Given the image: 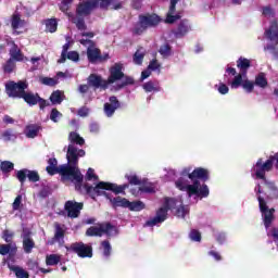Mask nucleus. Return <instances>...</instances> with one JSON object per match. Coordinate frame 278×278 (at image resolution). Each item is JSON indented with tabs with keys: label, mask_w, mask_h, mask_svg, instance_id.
<instances>
[{
	"label": "nucleus",
	"mask_w": 278,
	"mask_h": 278,
	"mask_svg": "<svg viewBox=\"0 0 278 278\" xmlns=\"http://www.w3.org/2000/svg\"><path fill=\"white\" fill-rule=\"evenodd\" d=\"M84 188L87 194L91 197V199H97V197H105L108 192L103 190H110L111 192H114V194H125L122 185H117L114 182L100 181L96 185V187L85 184Z\"/></svg>",
	"instance_id": "nucleus-3"
},
{
	"label": "nucleus",
	"mask_w": 278,
	"mask_h": 278,
	"mask_svg": "<svg viewBox=\"0 0 278 278\" xmlns=\"http://www.w3.org/2000/svg\"><path fill=\"white\" fill-rule=\"evenodd\" d=\"M180 18L181 15L179 13H177L176 15L175 13H167L165 23H167V25H173L176 21H180Z\"/></svg>",
	"instance_id": "nucleus-47"
},
{
	"label": "nucleus",
	"mask_w": 278,
	"mask_h": 278,
	"mask_svg": "<svg viewBox=\"0 0 278 278\" xmlns=\"http://www.w3.org/2000/svg\"><path fill=\"white\" fill-rule=\"evenodd\" d=\"M256 179H266V173H270L273 170V159H268L266 163H264L263 159H258L255 167Z\"/></svg>",
	"instance_id": "nucleus-12"
},
{
	"label": "nucleus",
	"mask_w": 278,
	"mask_h": 278,
	"mask_svg": "<svg viewBox=\"0 0 278 278\" xmlns=\"http://www.w3.org/2000/svg\"><path fill=\"white\" fill-rule=\"evenodd\" d=\"M3 73L10 75L16 71V61L8 59V61L2 65Z\"/></svg>",
	"instance_id": "nucleus-33"
},
{
	"label": "nucleus",
	"mask_w": 278,
	"mask_h": 278,
	"mask_svg": "<svg viewBox=\"0 0 278 278\" xmlns=\"http://www.w3.org/2000/svg\"><path fill=\"white\" fill-rule=\"evenodd\" d=\"M105 199H108L113 207V210H117V207H123L124 210H128L129 200L123 198L121 195L113 198L110 193H104Z\"/></svg>",
	"instance_id": "nucleus-21"
},
{
	"label": "nucleus",
	"mask_w": 278,
	"mask_h": 278,
	"mask_svg": "<svg viewBox=\"0 0 278 278\" xmlns=\"http://www.w3.org/2000/svg\"><path fill=\"white\" fill-rule=\"evenodd\" d=\"M177 205V200L173 198H166L164 206L160 207L156 211V215L153 218H150L146 222L147 227H155V225H160L168 218V210H173Z\"/></svg>",
	"instance_id": "nucleus-6"
},
{
	"label": "nucleus",
	"mask_w": 278,
	"mask_h": 278,
	"mask_svg": "<svg viewBox=\"0 0 278 278\" xmlns=\"http://www.w3.org/2000/svg\"><path fill=\"white\" fill-rule=\"evenodd\" d=\"M125 177L127 178L128 184H130V186H142V180H140V178L137 175L126 174Z\"/></svg>",
	"instance_id": "nucleus-48"
},
{
	"label": "nucleus",
	"mask_w": 278,
	"mask_h": 278,
	"mask_svg": "<svg viewBox=\"0 0 278 278\" xmlns=\"http://www.w3.org/2000/svg\"><path fill=\"white\" fill-rule=\"evenodd\" d=\"M87 58L90 64H94V62H100L103 60V55H101V50L99 48H87Z\"/></svg>",
	"instance_id": "nucleus-24"
},
{
	"label": "nucleus",
	"mask_w": 278,
	"mask_h": 278,
	"mask_svg": "<svg viewBox=\"0 0 278 278\" xmlns=\"http://www.w3.org/2000/svg\"><path fill=\"white\" fill-rule=\"evenodd\" d=\"M254 85L258 86V88H266L268 86V79L266 78V74L264 72L256 75Z\"/></svg>",
	"instance_id": "nucleus-34"
},
{
	"label": "nucleus",
	"mask_w": 278,
	"mask_h": 278,
	"mask_svg": "<svg viewBox=\"0 0 278 278\" xmlns=\"http://www.w3.org/2000/svg\"><path fill=\"white\" fill-rule=\"evenodd\" d=\"M189 238L193 241V242H201V232L197 229H192L189 233Z\"/></svg>",
	"instance_id": "nucleus-52"
},
{
	"label": "nucleus",
	"mask_w": 278,
	"mask_h": 278,
	"mask_svg": "<svg viewBox=\"0 0 278 278\" xmlns=\"http://www.w3.org/2000/svg\"><path fill=\"white\" fill-rule=\"evenodd\" d=\"M92 179H94V181H97V180H99V176H97L94 174V170L92 168H89L86 174V180L92 181Z\"/></svg>",
	"instance_id": "nucleus-57"
},
{
	"label": "nucleus",
	"mask_w": 278,
	"mask_h": 278,
	"mask_svg": "<svg viewBox=\"0 0 278 278\" xmlns=\"http://www.w3.org/2000/svg\"><path fill=\"white\" fill-rule=\"evenodd\" d=\"M160 23H162V17L155 13L141 14L132 28V34L134 36H142L147 29L157 27Z\"/></svg>",
	"instance_id": "nucleus-4"
},
{
	"label": "nucleus",
	"mask_w": 278,
	"mask_h": 278,
	"mask_svg": "<svg viewBox=\"0 0 278 278\" xmlns=\"http://www.w3.org/2000/svg\"><path fill=\"white\" fill-rule=\"evenodd\" d=\"M159 53L162 58H170V55H173V47L166 42L160 47Z\"/></svg>",
	"instance_id": "nucleus-35"
},
{
	"label": "nucleus",
	"mask_w": 278,
	"mask_h": 278,
	"mask_svg": "<svg viewBox=\"0 0 278 278\" xmlns=\"http://www.w3.org/2000/svg\"><path fill=\"white\" fill-rule=\"evenodd\" d=\"M17 248L12 245V243L0 245V255H9V257H14L16 255Z\"/></svg>",
	"instance_id": "nucleus-27"
},
{
	"label": "nucleus",
	"mask_w": 278,
	"mask_h": 278,
	"mask_svg": "<svg viewBox=\"0 0 278 278\" xmlns=\"http://www.w3.org/2000/svg\"><path fill=\"white\" fill-rule=\"evenodd\" d=\"M42 127L37 124L26 126V138H36Z\"/></svg>",
	"instance_id": "nucleus-30"
},
{
	"label": "nucleus",
	"mask_w": 278,
	"mask_h": 278,
	"mask_svg": "<svg viewBox=\"0 0 278 278\" xmlns=\"http://www.w3.org/2000/svg\"><path fill=\"white\" fill-rule=\"evenodd\" d=\"M66 60H71L72 62H79V52L77 51L67 52Z\"/></svg>",
	"instance_id": "nucleus-55"
},
{
	"label": "nucleus",
	"mask_w": 278,
	"mask_h": 278,
	"mask_svg": "<svg viewBox=\"0 0 278 278\" xmlns=\"http://www.w3.org/2000/svg\"><path fill=\"white\" fill-rule=\"evenodd\" d=\"M175 186L181 192H187L189 198L195 195L199 199H207L210 197V187L205 184L201 185V180H194L192 185H189L186 178L180 177L176 180Z\"/></svg>",
	"instance_id": "nucleus-2"
},
{
	"label": "nucleus",
	"mask_w": 278,
	"mask_h": 278,
	"mask_svg": "<svg viewBox=\"0 0 278 278\" xmlns=\"http://www.w3.org/2000/svg\"><path fill=\"white\" fill-rule=\"evenodd\" d=\"M0 170L4 175H8V173H12V170H14V163H12L10 161H2L0 163Z\"/></svg>",
	"instance_id": "nucleus-38"
},
{
	"label": "nucleus",
	"mask_w": 278,
	"mask_h": 278,
	"mask_svg": "<svg viewBox=\"0 0 278 278\" xmlns=\"http://www.w3.org/2000/svg\"><path fill=\"white\" fill-rule=\"evenodd\" d=\"M16 179L20 181L21 186H25V181H31V184H36L40 181V174L37 170H31L27 168H23L16 172Z\"/></svg>",
	"instance_id": "nucleus-11"
},
{
	"label": "nucleus",
	"mask_w": 278,
	"mask_h": 278,
	"mask_svg": "<svg viewBox=\"0 0 278 278\" xmlns=\"http://www.w3.org/2000/svg\"><path fill=\"white\" fill-rule=\"evenodd\" d=\"M100 244H101V247L103 249L104 257H110V255H112V244H110V241L109 240H104Z\"/></svg>",
	"instance_id": "nucleus-45"
},
{
	"label": "nucleus",
	"mask_w": 278,
	"mask_h": 278,
	"mask_svg": "<svg viewBox=\"0 0 278 278\" xmlns=\"http://www.w3.org/2000/svg\"><path fill=\"white\" fill-rule=\"evenodd\" d=\"M66 251L76 253L78 257H92V245H87L84 242H74L70 247H66Z\"/></svg>",
	"instance_id": "nucleus-10"
},
{
	"label": "nucleus",
	"mask_w": 278,
	"mask_h": 278,
	"mask_svg": "<svg viewBox=\"0 0 278 278\" xmlns=\"http://www.w3.org/2000/svg\"><path fill=\"white\" fill-rule=\"evenodd\" d=\"M46 25V31H49V34H55L58 31V18L52 17L45 20Z\"/></svg>",
	"instance_id": "nucleus-31"
},
{
	"label": "nucleus",
	"mask_w": 278,
	"mask_h": 278,
	"mask_svg": "<svg viewBox=\"0 0 278 278\" xmlns=\"http://www.w3.org/2000/svg\"><path fill=\"white\" fill-rule=\"evenodd\" d=\"M28 270H33V273H39L40 265L38 264V261L29 260L27 262Z\"/></svg>",
	"instance_id": "nucleus-51"
},
{
	"label": "nucleus",
	"mask_w": 278,
	"mask_h": 278,
	"mask_svg": "<svg viewBox=\"0 0 278 278\" xmlns=\"http://www.w3.org/2000/svg\"><path fill=\"white\" fill-rule=\"evenodd\" d=\"M79 43L83 45V47H87V49H94L96 47L94 41L90 39H80Z\"/></svg>",
	"instance_id": "nucleus-56"
},
{
	"label": "nucleus",
	"mask_w": 278,
	"mask_h": 278,
	"mask_svg": "<svg viewBox=\"0 0 278 278\" xmlns=\"http://www.w3.org/2000/svg\"><path fill=\"white\" fill-rule=\"evenodd\" d=\"M62 257L58 254H50L46 257L47 266H58L60 264Z\"/></svg>",
	"instance_id": "nucleus-37"
},
{
	"label": "nucleus",
	"mask_w": 278,
	"mask_h": 278,
	"mask_svg": "<svg viewBox=\"0 0 278 278\" xmlns=\"http://www.w3.org/2000/svg\"><path fill=\"white\" fill-rule=\"evenodd\" d=\"M265 36L269 40H277V45H278V22H277V20H273L270 22L269 28L265 30Z\"/></svg>",
	"instance_id": "nucleus-23"
},
{
	"label": "nucleus",
	"mask_w": 278,
	"mask_h": 278,
	"mask_svg": "<svg viewBox=\"0 0 278 278\" xmlns=\"http://www.w3.org/2000/svg\"><path fill=\"white\" fill-rule=\"evenodd\" d=\"M243 90H245V92L251 93L253 92V90L255 89V83L245 79L243 80V84L241 85Z\"/></svg>",
	"instance_id": "nucleus-50"
},
{
	"label": "nucleus",
	"mask_w": 278,
	"mask_h": 278,
	"mask_svg": "<svg viewBox=\"0 0 278 278\" xmlns=\"http://www.w3.org/2000/svg\"><path fill=\"white\" fill-rule=\"evenodd\" d=\"M144 207H147V205H144V202L142 201H134V202L129 201V204H128V210L130 212H142Z\"/></svg>",
	"instance_id": "nucleus-36"
},
{
	"label": "nucleus",
	"mask_w": 278,
	"mask_h": 278,
	"mask_svg": "<svg viewBox=\"0 0 278 278\" xmlns=\"http://www.w3.org/2000/svg\"><path fill=\"white\" fill-rule=\"evenodd\" d=\"M190 31H192L190 21L185 18L178 23L177 27L172 30V34L175 36V38H185V36H188Z\"/></svg>",
	"instance_id": "nucleus-17"
},
{
	"label": "nucleus",
	"mask_w": 278,
	"mask_h": 278,
	"mask_svg": "<svg viewBox=\"0 0 278 278\" xmlns=\"http://www.w3.org/2000/svg\"><path fill=\"white\" fill-rule=\"evenodd\" d=\"M263 16H267L268 18L275 16V10L270 7H264L263 8Z\"/></svg>",
	"instance_id": "nucleus-61"
},
{
	"label": "nucleus",
	"mask_w": 278,
	"mask_h": 278,
	"mask_svg": "<svg viewBox=\"0 0 278 278\" xmlns=\"http://www.w3.org/2000/svg\"><path fill=\"white\" fill-rule=\"evenodd\" d=\"M27 88H29V85L25 80H20L17 83L10 80L5 84V93L11 99H21Z\"/></svg>",
	"instance_id": "nucleus-8"
},
{
	"label": "nucleus",
	"mask_w": 278,
	"mask_h": 278,
	"mask_svg": "<svg viewBox=\"0 0 278 278\" xmlns=\"http://www.w3.org/2000/svg\"><path fill=\"white\" fill-rule=\"evenodd\" d=\"M48 164L46 170L51 177H53V175H61V179H64L66 175L73 174V166L68 164L58 166V159L55 157L49 159Z\"/></svg>",
	"instance_id": "nucleus-7"
},
{
	"label": "nucleus",
	"mask_w": 278,
	"mask_h": 278,
	"mask_svg": "<svg viewBox=\"0 0 278 278\" xmlns=\"http://www.w3.org/2000/svg\"><path fill=\"white\" fill-rule=\"evenodd\" d=\"M64 210L67 213L68 218H79L81 210H84V204L83 202L68 200L64 204Z\"/></svg>",
	"instance_id": "nucleus-13"
},
{
	"label": "nucleus",
	"mask_w": 278,
	"mask_h": 278,
	"mask_svg": "<svg viewBox=\"0 0 278 278\" xmlns=\"http://www.w3.org/2000/svg\"><path fill=\"white\" fill-rule=\"evenodd\" d=\"M68 49H71V43H65L63 46L61 58L58 60V64H64L66 62V54L68 53Z\"/></svg>",
	"instance_id": "nucleus-49"
},
{
	"label": "nucleus",
	"mask_w": 278,
	"mask_h": 278,
	"mask_svg": "<svg viewBox=\"0 0 278 278\" xmlns=\"http://www.w3.org/2000/svg\"><path fill=\"white\" fill-rule=\"evenodd\" d=\"M109 101L110 102L104 103V114L108 116V118H112L114 113L118 110V108H121V101H118L116 96H111Z\"/></svg>",
	"instance_id": "nucleus-19"
},
{
	"label": "nucleus",
	"mask_w": 278,
	"mask_h": 278,
	"mask_svg": "<svg viewBox=\"0 0 278 278\" xmlns=\"http://www.w3.org/2000/svg\"><path fill=\"white\" fill-rule=\"evenodd\" d=\"M11 270L15 273L16 278H29V273L23 267L13 266L11 267Z\"/></svg>",
	"instance_id": "nucleus-40"
},
{
	"label": "nucleus",
	"mask_w": 278,
	"mask_h": 278,
	"mask_svg": "<svg viewBox=\"0 0 278 278\" xmlns=\"http://www.w3.org/2000/svg\"><path fill=\"white\" fill-rule=\"evenodd\" d=\"M258 207L263 216L264 225L266 229L273 225L275 220V208H268V204H266V200L264 198L258 197Z\"/></svg>",
	"instance_id": "nucleus-9"
},
{
	"label": "nucleus",
	"mask_w": 278,
	"mask_h": 278,
	"mask_svg": "<svg viewBox=\"0 0 278 278\" xmlns=\"http://www.w3.org/2000/svg\"><path fill=\"white\" fill-rule=\"evenodd\" d=\"M139 192H143L144 194H153L155 193V187H153V184H144L142 181L141 187H139Z\"/></svg>",
	"instance_id": "nucleus-41"
},
{
	"label": "nucleus",
	"mask_w": 278,
	"mask_h": 278,
	"mask_svg": "<svg viewBox=\"0 0 278 278\" xmlns=\"http://www.w3.org/2000/svg\"><path fill=\"white\" fill-rule=\"evenodd\" d=\"M189 179H191L193 184L194 181H199V179L205 184V181H210V170L203 167H198L191 172Z\"/></svg>",
	"instance_id": "nucleus-22"
},
{
	"label": "nucleus",
	"mask_w": 278,
	"mask_h": 278,
	"mask_svg": "<svg viewBox=\"0 0 278 278\" xmlns=\"http://www.w3.org/2000/svg\"><path fill=\"white\" fill-rule=\"evenodd\" d=\"M135 81L134 78L126 76L125 80L117 85L118 90L125 88V86H134Z\"/></svg>",
	"instance_id": "nucleus-53"
},
{
	"label": "nucleus",
	"mask_w": 278,
	"mask_h": 278,
	"mask_svg": "<svg viewBox=\"0 0 278 278\" xmlns=\"http://www.w3.org/2000/svg\"><path fill=\"white\" fill-rule=\"evenodd\" d=\"M64 236H66V230H64V228H62V225H60V223H55L54 224V236L51 240L48 241V244L53 247V244H55V242H58L60 244V247H62L64 244Z\"/></svg>",
	"instance_id": "nucleus-20"
},
{
	"label": "nucleus",
	"mask_w": 278,
	"mask_h": 278,
	"mask_svg": "<svg viewBox=\"0 0 278 278\" xmlns=\"http://www.w3.org/2000/svg\"><path fill=\"white\" fill-rule=\"evenodd\" d=\"M114 0H99V4L101 10H108V8H110V5H112V2Z\"/></svg>",
	"instance_id": "nucleus-62"
},
{
	"label": "nucleus",
	"mask_w": 278,
	"mask_h": 278,
	"mask_svg": "<svg viewBox=\"0 0 278 278\" xmlns=\"http://www.w3.org/2000/svg\"><path fill=\"white\" fill-rule=\"evenodd\" d=\"M39 97L40 94L38 93L24 91V93H22V97L20 99H23L25 103H27V105L34 106V105H38Z\"/></svg>",
	"instance_id": "nucleus-25"
},
{
	"label": "nucleus",
	"mask_w": 278,
	"mask_h": 278,
	"mask_svg": "<svg viewBox=\"0 0 278 278\" xmlns=\"http://www.w3.org/2000/svg\"><path fill=\"white\" fill-rule=\"evenodd\" d=\"M99 8V0H83L76 7V18L73 21L78 31H86V16H90Z\"/></svg>",
	"instance_id": "nucleus-1"
},
{
	"label": "nucleus",
	"mask_w": 278,
	"mask_h": 278,
	"mask_svg": "<svg viewBox=\"0 0 278 278\" xmlns=\"http://www.w3.org/2000/svg\"><path fill=\"white\" fill-rule=\"evenodd\" d=\"M39 81L43 86H50V88H53V87L58 86V84H60L58 78H51V77H40Z\"/></svg>",
	"instance_id": "nucleus-39"
},
{
	"label": "nucleus",
	"mask_w": 278,
	"mask_h": 278,
	"mask_svg": "<svg viewBox=\"0 0 278 278\" xmlns=\"http://www.w3.org/2000/svg\"><path fill=\"white\" fill-rule=\"evenodd\" d=\"M125 77V73H123V63H115L110 68V76L108 78V84H116V81H121Z\"/></svg>",
	"instance_id": "nucleus-18"
},
{
	"label": "nucleus",
	"mask_w": 278,
	"mask_h": 278,
	"mask_svg": "<svg viewBox=\"0 0 278 278\" xmlns=\"http://www.w3.org/2000/svg\"><path fill=\"white\" fill-rule=\"evenodd\" d=\"M87 84L90 88H94V90H99V88L108 90V86H110L108 80L103 79V77L98 74H90L87 78Z\"/></svg>",
	"instance_id": "nucleus-16"
},
{
	"label": "nucleus",
	"mask_w": 278,
	"mask_h": 278,
	"mask_svg": "<svg viewBox=\"0 0 278 278\" xmlns=\"http://www.w3.org/2000/svg\"><path fill=\"white\" fill-rule=\"evenodd\" d=\"M229 92V87L223 83L219 84L218 93L219 94H227Z\"/></svg>",
	"instance_id": "nucleus-64"
},
{
	"label": "nucleus",
	"mask_w": 278,
	"mask_h": 278,
	"mask_svg": "<svg viewBox=\"0 0 278 278\" xmlns=\"http://www.w3.org/2000/svg\"><path fill=\"white\" fill-rule=\"evenodd\" d=\"M23 201L22 195H17L12 204V208L14 212H17V210H21V203Z\"/></svg>",
	"instance_id": "nucleus-59"
},
{
	"label": "nucleus",
	"mask_w": 278,
	"mask_h": 278,
	"mask_svg": "<svg viewBox=\"0 0 278 278\" xmlns=\"http://www.w3.org/2000/svg\"><path fill=\"white\" fill-rule=\"evenodd\" d=\"M237 67L240 70L242 75H247L249 68H251V60H249L244 56H240L237 60Z\"/></svg>",
	"instance_id": "nucleus-26"
},
{
	"label": "nucleus",
	"mask_w": 278,
	"mask_h": 278,
	"mask_svg": "<svg viewBox=\"0 0 278 278\" xmlns=\"http://www.w3.org/2000/svg\"><path fill=\"white\" fill-rule=\"evenodd\" d=\"M142 60H144V54H142V53H140V52H136L135 54H134V62H135V64H142Z\"/></svg>",
	"instance_id": "nucleus-63"
},
{
	"label": "nucleus",
	"mask_w": 278,
	"mask_h": 278,
	"mask_svg": "<svg viewBox=\"0 0 278 278\" xmlns=\"http://www.w3.org/2000/svg\"><path fill=\"white\" fill-rule=\"evenodd\" d=\"M35 247L36 242H34V239H23V249L25 253H31Z\"/></svg>",
	"instance_id": "nucleus-42"
},
{
	"label": "nucleus",
	"mask_w": 278,
	"mask_h": 278,
	"mask_svg": "<svg viewBox=\"0 0 278 278\" xmlns=\"http://www.w3.org/2000/svg\"><path fill=\"white\" fill-rule=\"evenodd\" d=\"M12 29H18V27H23V20H21V15L13 14L11 18Z\"/></svg>",
	"instance_id": "nucleus-44"
},
{
	"label": "nucleus",
	"mask_w": 278,
	"mask_h": 278,
	"mask_svg": "<svg viewBox=\"0 0 278 278\" xmlns=\"http://www.w3.org/2000/svg\"><path fill=\"white\" fill-rule=\"evenodd\" d=\"M78 116H80L81 118H86V116H88L90 114V109L88 106H81L78 112H77Z\"/></svg>",
	"instance_id": "nucleus-60"
},
{
	"label": "nucleus",
	"mask_w": 278,
	"mask_h": 278,
	"mask_svg": "<svg viewBox=\"0 0 278 278\" xmlns=\"http://www.w3.org/2000/svg\"><path fill=\"white\" fill-rule=\"evenodd\" d=\"M15 137L16 136H14V131L12 129H7L2 132V138L5 142H10V140Z\"/></svg>",
	"instance_id": "nucleus-54"
},
{
	"label": "nucleus",
	"mask_w": 278,
	"mask_h": 278,
	"mask_svg": "<svg viewBox=\"0 0 278 278\" xmlns=\"http://www.w3.org/2000/svg\"><path fill=\"white\" fill-rule=\"evenodd\" d=\"M86 155V151L84 149L77 150L75 146L70 144L67 148V162L68 166H74L77 168V164H79V157H84Z\"/></svg>",
	"instance_id": "nucleus-14"
},
{
	"label": "nucleus",
	"mask_w": 278,
	"mask_h": 278,
	"mask_svg": "<svg viewBox=\"0 0 278 278\" xmlns=\"http://www.w3.org/2000/svg\"><path fill=\"white\" fill-rule=\"evenodd\" d=\"M142 88L146 92H160L162 90L157 80H149L142 85Z\"/></svg>",
	"instance_id": "nucleus-28"
},
{
	"label": "nucleus",
	"mask_w": 278,
	"mask_h": 278,
	"mask_svg": "<svg viewBox=\"0 0 278 278\" xmlns=\"http://www.w3.org/2000/svg\"><path fill=\"white\" fill-rule=\"evenodd\" d=\"M86 236L89 238H113V236H118V228L112 225L110 222L99 223L97 226H91L86 230Z\"/></svg>",
	"instance_id": "nucleus-5"
},
{
	"label": "nucleus",
	"mask_w": 278,
	"mask_h": 278,
	"mask_svg": "<svg viewBox=\"0 0 278 278\" xmlns=\"http://www.w3.org/2000/svg\"><path fill=\"white\" fill-rule=\"evenodd\" d=\"M50 101L53 105L62 103V91H53L50 96Z\"/></svg>",
	"instance_id": "nucleus-46"
},
{
	"label": "nucleus",
	"mask_w": 278,
	"mask_h": 278,
	"mask_svg": "<svg viewBox=\"0 0 278 278\" xmlns=\"http://www.w3.org/2000/svg\"><path fill=\"white\" fill-rule=\"evenodd\" d=\"M75 181V189L81 191V188L84 186V175H81V172L79 168L73 166L72 167V174H66L63 178V181Z\"/></svg>",
	"instance_id": "nucleus-15"
},
{
	"label": "nucleus",
	"mask_w": 278,
	"mask_h": 278,
	"mask_svg": "<svg viewBox=\"0 0 278 278\" xmlns=\"http://www.w3.org/2000/svg\"><path fill=\"white\" fill-rule=\"evenodd\" d=\"M10 60L14 62H23V52L18 49V46L13 45V47L9 51Z\"/></svg>",
	"instance_id": "nucleus-29"
},
{
	"label": "nucleus",
	"mask_w": 278,
	"mask_h": 278,
	"mask_svg": "<svg viewBox=\"0 0 278 278\" xmlns=\"http://www.w3.org/2000/svg\"><path fill=\"white\" fill-rule=\"evenodd\" d=\"M2 238L8 242V244H10V242H12V238H14V232L7 229L3 231Z\"/></svg>",
	"instance_id": "nucleus-58"
},
{
	"label": "nucleus",
	"mask_w": 278,
	"mask_h": 278,
	"mask_svg": "<svg viewBox=\"0 0 278 278\" xmlns=\"http://www.w3.org/2000/svg\"><path fill=\"white\" fill-rule=\"evenodd\" d=\"M243 75H247V74H242V72H241L240 74L235 76L233 80L230 84V87L232 89H238V88H240V86H242L244 84V79H242Z\"/></svg>",
	"instance_id": "nucleus-43"
},
{
	"label": "nucleus",
	"mask_w": 278,
	"mask_h": 278,
	"mask_svg": "<svg viewBox=\"0 0 278 278\" xmlns=\"http://www.w3.org/2000/svg\"><path fill=\"white\" fill-rule=\"evenodd\" d=\"M68 140L72 144H79V147H84V144H86V140L75 131L70 132Z\"/></svg>",
	"instance_id": "nucleus-32"
}]
</instances>
